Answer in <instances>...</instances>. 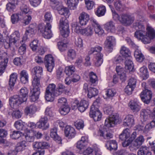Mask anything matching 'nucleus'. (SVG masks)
Here are the masks:
<instances>
[{"instance_id": "39448f33", "label": "nucleus", "mask_w": 155, "mask_h": 155, "mask_svg": "<svg viewBox=\"0 0 155 155\" xmlns=\"http://www.w3.org/2000/svg\"><path fill=\"white\" fill-rule=\"evenodd\" d=\"M102 50V48L101 47L97 45L95 47L91 48L89 52V53L90 54L97 52V53L95 54L96 59L95 65L97 67L100 66L103 62V55L100 52Z\"/></svg>"}, {"instance_id": "79ce46f5", "label": "nucleus", "mask_w": 155, "mask_h": 155, "mask_svg": "<svg viewBox=\"0 0 155 155\" xmlns=\"http://www.w3.org/2000/svg\"><path fill=\"white\" fill-rule=\"evenodd\" d=\"M127 58L125 61V68L129 71H132L134 68V65L133 62L131 61V57Z\"/></svg>"}, {"instance_id": "49530a36", "label": "nucleus", "mask_w": 155, "mask_h": 155, "mask_svg": "<svg viewBox=\"0 0 155 155\" xmlns=\"http://www.w3.org/2000/svg\"><path fill=\"white\" fill-rule=\"evenodd\" d=\"M28 91L25 87H22L19 92L20 96L24 98V100L27 101L28 97Z\"/></svg>"}, {"instance_id": "473e14b6", "label": "nucleus", "mask_w": 155, "mask_h": 155, "mask_svg": "<svg viewBox=\"0 0 155 155\" xmlns=\"http://www.w3.org/2000/svg\"><path fill=\"white\" fill-rule=\"evenodd\" d=\"M23 136H24L25 137L26 141L27 142H32L34 140V132L33 130H30L27 133H25V134H23Z\"/></svg>"}, {"instance_id": "69168bd1", "label": "nucleus", "mask_w": 155, "mask_h": 155, "mask_svg": "<svg viewBox=\"0 0 155 155\" xmlns=\"http://www.w3.org/2000/svg\"><path fill=\"white\" fill-rule=\"evenodd\" d=\"M74 124L76 128L78 130L82 129L84 126V121L81 120H77Z\"/></svg>"}, {"instance_id": "e433bc0d", "label": "nucleus", "mask_w": 155, "mask_h": 155, "mask_svg": "<svg viewBox=\"0 0 155 155\" xmlns=\"http://www.w3.org/2000/svg\"><path fill=\"white\" fill-rule=\"evenodd\" d=\"M98 93V90L95 88L89 87L88 90L87 96L90 98L97 95Z\"/></svg>"}, {"instance_id": "09e8293b", "label": "nucleus", "mask_w": 155, "mask_h": 155, "mask_svg": "<svg viewBox=\"0 0 155 155\" xmlns=\"http://www.w3.org/2000/svg\"><path fill=\"white\" fill-rule=\"evenodd\" d=\"M55 93L53 94L45 91V98L46 100L48 101H53L54 99V97L58 96L56 95Z\"/></svg>"}, {"instance_id": "a18cd8bd", "label": "nucleus", "mask_w": 155, "mask_h": 155, "mask_svg": "<svg viewBox=\"0 0 155 155\" xmlns=\"http://www.w3.org/2000/svg\"><path fill=\"white\" fill-rule=\"evenodd\" d=\"M89 81L92 84H95L97 82L98 78L96 74L93 72H91L89 74Z\"/></svg>"}, {"instance_id": "603ef678", "label": "nucleus", "mask_w": 155, "mask_h": 155, "mask_svg": "<svg viewBox=\"0 0 155 155\" xmlns=\"http://www.w3.org/2000/svg\"><path fill=\"white\" fill-rule=\"evenodd\" d=\"M106 11V9L104 6H100L97 8L96 14L99 17L102 16L104 15Z\"/></svg>"}, {"instance_id": "9b49d317", "label": "nucleus", "mask_w": 155, "mask_h": 155, "mask_svg": "<svg viewBox=\"0 0 155 155\" xmlns=\"http://www.w3.org/2000/svg\"><path fill=\"white\" fill-rule=\"evenodd\" d=\"M91 23L96 34L99 36H101L104 34V31L97 21L94 19H92Z\"/></svg>"}, {"instance_id": "338daca9", "label": "nucleus", "mask_w": 155, "mask_h": 155, "mask_svg": "<svg viewBox=\"0 0 155 155\" xmlns=\"http://www.w3.org/2000/svg\"><path fill=\"white\" fill-rule=\"evenodd\" d=\"M58 45L59 50L61 51H65L67 48V45L62 42H58Z\"/></svg>"}, {"instance_id": "6e6d98bb", "label": "nucleus", "mask_w": 155, "mask_h": 155, "mask_svg": "<svg viewBox=\"0 0 155 155\" xmlns=\"http://www.w3.org/2000/svg\"><path fill=\"white\" fill-rule=\"evenodd\" d=\"M76 56V52L75 50L71 49L68 51L67 57L69 59L72 60L75 58Z\"/></svg>"}, {"instance_id": "8fccbe9b", "label": "nucleus", "mask_w": 155, "mask_h": 155, "mask_svg": "<svg viewBox=\"0 0 155 155\" xmlns=\"http://www.w3.org/2000/svg\"><path fill=\"white\" fill-rule=\"evenodd\" d=\"M26 141H22L18 143L17 145L16 149L17 152L23 150L26 147Z\"/></svg>"}, {"instance_id": "c85d7f7f", "label": "nucleus", "mask_w": 155, "mask_h": 155, "mask_svg": "<svg viewBox=\"0 0 155 155\" xmlns=\"http://www.w3.org/2000/svg\"><path fill=\"white\" fill-rule=\"evenodd\" d=\"M138 155H151V152L149 150L148 147L142 146L138 151Z\"/></svg>"}, {"instance_id": "58836bf2", "label": "nucleus", "mask_w": 155, "mask_h": 155, "mask_svg": "<svg viewBox=\"0 0 155 155\" xmlns=\"http://www.w3.org/2000/svg\"><path fill=\"white\" fill-rule=\"evenodd\" d=\"M120 52L123 56L125 57H130L131 55V52L129 48L124 46L121 47Z\"/></svg>"}, {"instance_id": "e2e57ef3", "label": "nucleus", "mask_w": 155, "mask_h": 155, "mask_svg": "<svg viewBox=\"0 0 155 155\" xmlns=\"http://www.w3.org/2000/svg\"><path fill=\"white\" fill-rule=\"evenodd\" d=\"M30 46L32 51H36L38 46V41L36 39L33 40L30 44Z\"/></svg>"}, {"instance_id": "de8ad7c7", "label": "nucleus", "mask_w": 155, "mask_h": 155, "mask_svg": "<svg viewBox=\"0 0 155 155\" xmlns=\"http://www.w3.org/2000/svg\"><path fill=\"white\" fill-rule=\"evenodd\" d=\"M75 71L74 66L70 65L66 67L65 69V72L66 74L69 76L72 75Z\"/></svg>"}, {"instance_id": "13d9d810", "label": "nucleus", "mask_w": 155, "mask_h": 155, "mask_svg": "<svg viewBox=\"0 0 155 155\" xmlns=\"http://www.w3.org/2000/svg\"><path fill=\"white\" fill-rule=\"evenodd\" d=\"M114 6L117 10L120 11H122L124 8V5L122 4L121 1L119 0L115 2Z\"/></svg>"}, {"instance_id": "c9c22d12", "label": "nucleus", "mask_w": 155, "mask_h": 155, "mask_svg": "<svg viewBox=\"0 0 155 155\" xmlns=\"http://www.w3.org/2000/svg\"><path fill=\"white\" fill-rule=\"evenodd\" d=\"M151 113V111L150 110L148 109H143L140 112V116L144 120L146 121L149 115L150 116Z\"/></svg>"}, {"instance_id": "0e129e2a", "label": "nucleus", "mask_w": 155, "mask_h": 155, "mask_svg": "<svg viewBox=\"0 0 155 155\" xmlns=\"http://www.w3.org/2000/svg\"><path fill=\"white\" fill-rule=\"evenodd\" d=\"M85 1L87 9L88 10L91 9L94 5V2L91 0H85Z\"/></svg>"}, {"instance_id": "ea45409f", "label": "nucleus", "mask_w": 155, "mask_h": 155, "mask_svg": "<svg viewBox=\"0 0 155 155\" xmlns=\"http://www.w3.org/2000/svg\"><path fill=\"white\" fill-rule=\"evenodd\" d=\"M43 69L42 67L39 66L34 67L32 70V72L35 75V76L39 77L42 74Z\"/></svg>"}, {"instance_id": "7c9ffc66", "label": "nucleus", "mask_w": 155, "mask_h": 155, "mask_svg": "<svg viewBox=\"0 0 155 155\" xmlns=\"http://www.w3.org/2000/svg\"><path fill=\"white\" fill-rule=\"evenodd\" d=\"M22 18V15L21 13L14 14L11 16V21L13 24H15L17 23Z\"/></svg>"}, {"instance_id": "c03bdc74", "label": "nucleus", "mask_w": 155, "mask_h": 155, "mask_svg": "<svg viewBox=\"0 0 155 155\" xmlns=\"http://www.w3.org/2000/svg\"><path fill=\"white\" fill-rule=\"evenodd\" d=\"M25 123L21 120L16 121L14 124V126L16 129L18 130H23L25 129Z\"/></svg>"}, {"instance_id": "4c0bfd02", "label": "nucleus", "mask_w": 155, "mask_h": 155, "mask_svg": "<svg viewBox=\"0 0 155 155\" xmlns=\"http://www.w3.org/2000/svg\"><path fill=\"white\" fill-rule=\"evenodd\" d=\"M94 31L93 28L92 27L88 26L82 29L81 35L87 36H91L93 35Z\"/></svg>"}, {"instance_id": "4d7b16f0", "label": "nucleus", "mask_w": 155, "mask_h": 155, "mask_svg": "<svg viewBox=\"0 0 155 155\" xmlns=\"http://www.w3.org/2000/svg\"><path fill=\"white\" fill-rule=\"evenodd\" d=\"M72 28L74 30V32L77 33L81 34L82 30L83 29L77 22H75L72 25Z\"/></svg>"}, {"instance_id": "4468645a", "label": "nucleus", "mask_w": 155, "mask_h": 155, "mask_svg": "<svg viewBox=\"0 0 155 155\" xmlns=\"http://www.w3.org/2000/svg\"><path fill=\"white\" fill-rule=\"evenodd\" d=\"M128 106L130 110L134 112H137L140 109V107L138 102L135 100L130 101L128 104Z\"/></svg>"}, {"instance_id": "5fc2aeb1", "label": "nucleus", "mask_w": 155, "mask_h": 155, "mask_svg": "<svg viewBox=\"0 0 155 155\" xmlns=\"http://www.w3.org/2000/svg\"><path fill=\"white\" fill-rule=\"evenodd\" d=\"M52 107L48 106L46 108L45 113L46 115L49 117H53L55 115L54 113L52 110Z\"/></svg>"}, {"instance_id": "1a4fd4ad", "label": "nucleus", "mask_w": 155, "mask_h": 155, "mask_svg": "<svg viewBox=\"0 0 155 155\" xmlns=\"http://www.w3.org/2000/svg\"><path fill=\"white\" fill-rule=\"evenodd\" d=\"M119 117L117 115H113L107 118L105 121L104 125L107 127H112L117 124L119 121Z\"/></svg>"}, {"instance_id": "864d4df0", "label": "nucleus", "mask_w": 155, "mask_h": 155, "mask_svg": "<svg viewBox=\"0 0 155 155\" xmlns=\"http://www.w3.org/2000/svg\"><path fill=\"white\" fill-rule=\"evenodd\" d=\"M8 62V58L5 59V61H1L0 64V75L2 74L5 71Z\"/></svg>"}, {"instance_id": "0eeeda50", "label": "nucleus", "mask_w": 155, "mask_h": 155, "mask_svg": "<svg viewBox=\"0 0 155 155\" xmlns=\"http://www.w3.org/2000/svg\"><path fill=\"white\" fill-rule=\"evenodd\" d=\"M96 102H94L91 106L89 112L90 116L92 117L95 121H100L102 115L99 109L95 106Z\"/></svg>"}, {"instance_id": "37998d69", "label": "nucleus", "mask_w": 155, "mask_h": 155, "mask_svg": "<svg viewBox=\"0 0 155 155\" xmlns=\"http://www.w3.org/2000/svg\"><path fill=\"white\" fill-rule=\"evenodd\" d=\"M70 110L69 106L67 104L61 106L59 111L61 115H64L67 114L69 112Z\"/></svg>"}, {"instance_id": "f8f14e48", "label": "nucleus", "mask_w": 155, "mask_h": 155, "mask_svg": "<svg viewBox=\"0 0 155 155\" xmlns=\"http://www.w3.org/2000/svg\"><path fill=\"white\" fill-rule=\"evenodd\" d=\"M140 97L144 103L148 104L152 98V92L150 90L145 88L141 93Z\"/></svg>"}, {"instance_id": "72a5a7b5", "label": "nucleus", "mask_w": 155, "mask_h": 155, "mask_svg": "<svg viewBox=\"0 0 155 155\" xmlns=\"http://www.w3.org/2000/svg\"><path fill=\"white\" fill-rule=\"evenodd\" d=\"M57 129L54 127L51 130L50 136L55 140L60 141L61 140V137L57 134Z\"/></svg>"}, {"instance_id": "052dcab7", "label": "nucleus", "mask_w": 155, "mask_h": 155, "mask_svg": "<svg viewBox=\"0 0 155 155\" xmlns=\"http://www.w3.org/2000/svg\"><path fill=\"white\" fill-rule=\"evenodd\" d=\"M55 85L54 84H49L47 88L46 91L53 94L56 93L57 90L55 89Z\"/></svg>"}, {"instance_id": "bf43d9fd", "label": "nucleus", "mask_w": 155, "mask_h": 155, "mask_svg": "<svg viewBox=\"0 0 155 155\" xmlns=\"http://www.w3.org/2000/svg\"><path fill=\"white\" fill-rule=\"evenodd\" d=\"M54 5V6L56 8L59 13L61 15H63V14H64V8L58 2H57Z\"/></svg>"}, {"instance_id": "7ed1b4c3", "label": "nucleus", "mask_w": 155, "mask_h": 155, "mask_svg": "<svg viewBox=\"0 0 155 155\" xmlns=\"http://www.w3.org/2000/svg\"><path fill=\"white\" fill-rule=\"evenodd\" d=\"M33 88L30 92V100L31 102H34L39 98L40 93V88L41 86L39 77L35 76L32 81Z\"/></svg>"}, {"instance_id": "c756f323", "label": "nucleus", "mask_w": 155, "mask_h": 155, "mask_svg": "<svg viewBox=\"0 0 155 155\" xmlns=\"http://www.w3.org/2000/svg\"><path fill=\"white\" fill-rule=\"evenodd\" d=\"M106 146L107 148L110 150H116L117 147V143L115 140H111L108 141Z\"/></svg>"}, {"instance_id": "2eb2a0df", "label": "nucleus", "mask_w": 155, "mask_h": 155, "mask_svg": "<svg viewBox=\"0 0 155 155\" xmlns=\"http://www.w3.org/2000/svg\"><path fill=\"white\" fill-rule=\"evenodd\" d=\"M144 141L143 137L140 135L132 142L131 146L134 149H138L142 144Z\"/></svg>"}, {"instance_id": "f257e3e1", "label": "nucleus", "mask_w": 155, "mask_h": 155, "mask_svg": "<svg viewBox=\"0 0 155 155\" xmlns=\"http://www.w3.org/2000/svg\"><path fill=\"white\" fill-rule=\"evenodd\" d=\"M133 26L136 31L134 33L135 36L144 44L150 43L151 40L155 37V31L151 26H148L147 28V32L145 31V28L141 21L137 20L133 24Z\"/></svg>"}, {"instance_id": "3c124183", "label": "nucleus", "mask_w": 155, "mask_h": 155, "mask_svg": "<svg viewBox=\"0 0 155 155\" xmlns=\"http://www.w3.org/2000/svg\"><path fill=\"white\" fill-rule=\"evenodd\" d=\"M23 135V134L19 131H14L11 132L10 134V137L14 139H18Z\"/></svg>"}, {"instance_id": "20e7f679", "label": "nucleus", "mask_w": 155, "mask_h": 155, "mask_svg": "<svg viewBox=\"0 0 155 155\" xmlns=\"http://www.w3.org/2000/svg\"><path fill=\"white\" fill-rule=\"evenodd\" d=\"M113 18L115 21H118L121 24L126 25L131 24L134 20V17L127 14H122L119 15L114 9H111Z\"/></svg>"}, {"instance_id": "bb28decb", "label": "nucleus", "mask_w": 155, "mask_h": 155, "mask_svg": "<svg viewBox=\"0 0 155 155\" xmlns=\"http://www.w3.org/2000/svg\"><path fill=\"white\" fill-rule=\"evenodd\" d=\"M131 131L128 128H126L124 130L122 133L120 135L119 138L122 140H124L129 138L130 136Z\"/></svg>"}, {"instance_id": "a878e982", "label": "nucleus", "mask_w": 155, "mask_h": 155, "mask_svg": "<svg viewBox=\"0 0 155 155\" xmlns=\"http://www.w3.org/2000/svg\"><path fill=\"white\" fill-rule=\"evenodd\" d=\"M20 81L24 84H25L28 83V75L25 70H23L21 71L20 73Z\"/></svg>"}, {"instance_id": "f704fd0d", "label": "nucleus", "mask_w": 155, "mask_h": 155, "mask_svg": "<svg viewBox=\"0 0 155 155\" xmlns=\"http://www.w3.org/2000/svg\"><path fill=\"white\" fill-rule=\"evenodd\" d=\"M35 25L33 24L30 25L26 30L25 32V35L26 37L28 38V36H31V35H34L35 33Z\"/></svg>"}, {"instance_id": "2f4dec72", "label": "nucleus", "mask_w": 155, "mask_h": 155, "mask_svg": "<svg viewBox=\"0 0 155 155\" xmlns=\"http://www.w3.org/2000/svg\"><path fill=\"white\" fill-rule=\"evenodd\" d=\"M134 55L137 61L140 62H142L144 59V55L141 51L138 49L135 50Z\"/></svg>"}, {"instance_id": "774afa93", "label": "nucleus", "mask_w": 155, "mask_h": 155, "mask_svg": "<svg viewBox=\"0 0 155 155\" xmlns=\"http://www.w3.org/2000/svg\"><path fill=\"white\" fill-rule=\"evenodd\" d=\"M116 91L114 89H108L106 91V94L108 97H112L115 94Z\"/></svg>"}, {"instance_id": "b1692460", "label": "nucleus", "mask_w": 155, "mask_h": 155, "mask_svg": "<svg viewBox=\"0 0 155 155\" xmlns=\"http://www.w3.org/2000/svg\"><path fill=\"white\" fill-rule=\"evenodd\" d=\"M99 134L100 136L102 137L105 139L108 140L113 137V134L106 129L100 130Z\"/></svg>"}, {"instance_id": "423d86ee", "label": "nucleus", "mask_w": 155, "mask_h": 155, "mask_svg": "<svg viewBox=\"0 0 155 155\" xmlns=\"http://www.w3.org/2000/svg\"><path fill=\"white\" fill-rule=\"evenodd\" d=\"M69 27L68 20L64 18H62L60 21L59 28L61 34L64 37L68 36L70 33Z\"/></svg>"}, {"instance_id": "aec40b11", "label": "nucleus", "mask_w": 155, "mask_h": 155, "mask_svg": "<svg viewBox=\"0 0 155 155\" xmlns=\"http://www.w3.org/2000/svg\"><path fill=\"white\" fill-rule=\"evenodd\" d=\"M134 124V116L131 115H127L124 120L123 125L125 126H131Z\"/></svg>"}, {"instance_id": "ddd939ff", "label": "nucleus", "mask_w": 155, "mask_h": 155, "mask_svg": "<svg viewBox=\"0 0 155 155\" xmlns=\"http://www.w3.org/2000/svg\"><path fill=\"white\" fill-rule=\"evenodd\" d=\"M150 117L153 120L149 124L145 126L144 131L145 132H149L151 129L155 127V107L153 108V111L151 113Z\"/></svg>"}, {"instance_id": "6e6552de", "label": "nucleus", "mask_w": 155, "mask_h": 155, "mask_svg": "<svg viewBox=\"0 0 155 155\" xmlns=\"http://www.w3.org/2000/svg\"><path fill=\"white\" fill-rule=\"evenodd\" d=\"M54 58L51 54H48L45 56L44 62L47 71L51 72L54 67Z\"/></svg>"}, {"instance_id": "6ab92c4d", "label": "nucleus", "mask_w": 155, "mask_h": 155, "mask_svg": "<svg viewBox=\"0 0 155 155\" xmlns=\"http://www.w3.org/2000/svg\"><path fill=\"white\" fill-rule=\"evenodd\" d=\"M79 22L81 25H86L89 20V15L87 13L83 12L79 17Z\"/></svg>"}, {"instance_id": "4be33fe9", "label": "nucleus", "mask_w": 155, "mask_h": 155, "mask_svg": "<svg viewBox=\"0 0 155 155\" xmlns=\"http://www.w3.org/2000/svg\"><path fill=\"white\" fill-rule=\"evenodd\" d=\"M115 39L112 36L107 37L105 42V44L106 47L109 48L115 45Z\"/></svg>"}, {"instance_id": "cd10ccee", "label": "nucleus", "mask_w": 155, "mask_h": 155, "mask_svg": "<svg viewBox=\"0 0 155 155\" xmlns=\"http://www.w3.org/2000/svg\"><path fill=\"white\" fill-rule=\"evenodd\" d=\"M17 78V75L16 73H13L10 75L9 81V85L10 90H12L16 81Z\"/></svg>"}, {"instance_id": "f3484780", "label": "nucleus", "mask_w": 155, "mask_h": 155, "mask_svg": "<svg viewBox=\"0 0 155 155\" xmlns=\"http://www.w3.org/2000/svg\"><path fill=\"white\" fill-rule=\"evenodd\" d=\"M65 136L68 138H72L74 137L76 133L75 129L70 126H67L64 130Z\"/></svg>"}, {"instance_id": "680f3d73", "label": "nucleus", "mask_w": 155, "mask_h": 155, "mask_svg": "<svg viewBox=\"0 0 155 155\" xmlns=\"http://www.w3.org/2000/svg\"><path fill=\"white\" fill-rule=\"evenodd\" d=\"M65 89V87L61 84H59L58 86V90H57L55 93L56 95H60Z\"/></svg>"}, {"instance_id": "5701e85b", "label": "nucleus", "mask_w": 155, "mask_h": 155, "mask_svg": "<svg viewBox=\"0 0 155 155\" xmlns=\"http://www.w3.org/2000/svg\"><path fill=\"white\" fill-rule=\"evenodd\" d=\"M104 27L107 31L113 33L115 32L116 29L115 23L112 21L107 22L105 24Z\"/></svg>"}, {"instance_id": "dca6fc26", "label": "nucleus", "mask_w": 155, "mask_h": 155, "mask_svg": "<svg viewBox=\"0 0 155 155\" xmlns=\"http://www.w3.org/2000/svg\"><path fill=\"white\" fill-rule=\"evenodd\" d=\"M48 118L46 117H41L39 121L37 123L38 127L40 129L45 130L49 127V125L47 124Z\"/></svg>"}, {"instance_id": "f03ea898", "label": "nucleus", "mask_w": 155, "mask_h": 155, "mask_svg": "<svg viewBox=\"0 0 155 155\" xmlns=\"http://www.w3.org/2000/svg\"><path fill=\"white\" fill-rule=\"evenodd\" d=\"M45 21L47 22L45 26L42 27L39 26V30L42 33L43 37L47 39L50 38L52 36V33L51 31V25L50 22L52 20V15L50 12H46L44 15Z\"/></svg>"}, {"instance_id": "9d476101", "label": "nucleus", "mask_w": 155, "mask_h": 155, "mask_svg": "<svg viewBox=\"0 0 155 155\" xmlns=\"http://www.w3.org/2000/svg\"><path fill=\"white\" fill-rule=\"evenodd\" d=\"M26 101L21 96L15 95L9 99V104L11 106L15 105L18 106Z\"/></svg>"}, {"instance_id": "a211bd4d", "label": "nucleus", "mask_w": 155, "mask_h": 155, "mask_svg": "<svg viewBox=\"0 0 155 155\" xmlns=\"http://www.w3.org/2000/svg\"><path fill=\"white\" fill-rule=\"evenodd\" d=\"M20 38V34L18 31H16L12 34L9 38V46H11L12 44L14 45L18 42Z\"/></svg>"}, {"instance_id": "393cba45", "label": "nucleus", "mask_w": 155, "mask_h": 155, "mask_svg": "<svg viewBox=\"0 0 155 155\" xmlns=\"http://www.w3.org/2000/svg\"><path fill=\"white\" fill-rule=\"evenodd\" d=\"M89 104L87 101L81 100L79 103L78 110L81 112H84L88 107Z\"/></svg>"}, {"instance_id": "a19ab883", "label": "nucleus", "mask_w": 155, "mask_h": 155, "mask_svg": "<svg viewBox=\"0 0 155 155\" xmlns=\"http://www.w3.org/2000/svg\"><path fill=\"white\" fill-rule=\"evenodd\" d=\"M136 132L135 131L133 132L129 139L127 140H125L122 143L123 146L124 147L128 146L131 143V142L136 138Z\"/></svg>"}, {"instance_id": "412c9836", "label": "nucleus", "mask_w": 155, "mask_h": 155, "mask_svg": "<svg viewBox=\"0 0 155 155\" xmlns=\"http://www.w3.org/2000/svg\"><path fill=\"white\" fill-rule=\"evenodd\" d=\"M38 110L37 107L34 104H31L27 106L25 109V113L27 115H32Z\"/></svg>"}]
</instances>
